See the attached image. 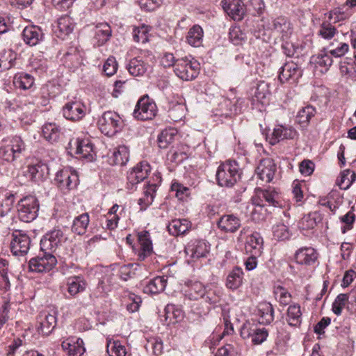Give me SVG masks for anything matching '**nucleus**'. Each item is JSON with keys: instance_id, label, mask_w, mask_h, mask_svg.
Returning a JSON list of instances; mask_svg holds the SVG:
<instances>
[{"instance_id": "1", "label": "nucleus", "mask_w": 356, "mask_h": 356, "mask_svg": "<svg viewBox=\"0 0 356 356\" xmlns=\"http://www.w3.org/2000/svg\"><path fill=\"white\" fill-rule=\"evenodd\" d=\"M25 150L26 145L20 136L4 138L0 146V159L13 163L22 156Z\"/></svg>"}, {"instance_id": "2", "label": "nucleus", "mask_w": 356, "mask_h": 356, "mask_svg": "<svg viewBox=\"0 0 356 356\" xmlns=\"http://www.w3.org/2000/svg\"><path fill=\"white\" fill-rule=\"evenodd\" d=\"M240 178V170L235 161H227L220 164L216 172V179L220 186L231 187Z\"/></svg>"}, {"instance_id": "3", "label": "nucleus", "mask_w": 356, "mask_h": 356, "mask_svg": "<svg viewBox=\"0 0 356 356\" xmlns=\"http://www.w3.org/2000/svg\"><path fill=\"white\" fill-rule=\"evenodd\" d=\"M39 202L33 195H29L21 199L17 204L18 217L21 221L30 222L38 216Z\"/></svg>"}, {"instance_id": "4", "label": "nucleus", "mask_w": 356, "mask_h": 356, "mask_svg": "<svg viewBox=\"0 0 356 356\" xmlns=\"http://www.w3.org/2000/svg\"><path fill=\"white\" fill-rule=\"evenodd\" d=\"M264 26L273 31L282 40H288L293 33L294 27L291 21L285 17L280 16L268 19Z\"/></svg>"}, {"instance_id": "5", "label": "nucleus", "mask_w": 356, "mask_h": 356, "mask_svg": "<svg viewBox=\"0 0 356 356\" xmlns=\"http://www.w3.org/2000/svg\"><path fill=\"white\" fill-rule=\"evenodd\" d=\"M199 65L196 60L182 58L177 60L174 71L175 74L181 79L191 81L198 75Z\"/></svg>"}, {"instance_id": "6", "label": "nucleus", "mask_w": 356, "mask_h": 356, "mask_svg": "<svg viewBox=\"0 0 356 356\" xmlns=\"http://www.w3.org/2000/svg\"><path fill=\"white\" fill-rule=\"evenodd\" d=\"M122 120L118 113L113 111L104 112L99 119L98 125L104 134L111 136L118 132L122 127Z\"/></svg>"}, {"instance_id": "7", "label": "nucleus", "mask_w": 356, "mask_h": 356, "mask_svg": "<svg viewBox=\"0 0 356 356\" xmlns=\"http://www.w3.org/2000/svg\"><path fill=\"white\" fill-rule=\"evenodd\" d=\"M56 264L55 256L47 251H42L37 257L30 259L29 266L32 272L45 273L50 271Z\"/></svg>"}, {"instance_id": "8", "label": "nucleus", "mask_w": 356, "mask_h": 356, "mask_svg": "<svg viewBox=\"0 0 356 356\" xmlns=\"http://www.w3.org/2000/svg\"><path fill=\"white\" fill-rule=\"evenodd\" d=\"M151 167L147 161H141L131 168L127 173V188L135 191L137 185L147 177Z\"/></svg>"}, {"instance_id": "9", "label": "nucleus", "mask_w": 356, "mask_h": 356, "mask_svg": "<svg viewBox=\"0 0 356 356\" xmlns=\"http://www.w3.org/2000/svg\"><path fill=\"white\" fill-rule=\"evenodd\" d=\"M151 167L147 161H141L131 168L127 173V188L135 191L137 185L147 177Z\"/></svg>"}, {"instance_id": "10", "label": "nucleus", "mask_w": 356, "mask_h": 356, "mask_svg": "<svg viewBox=\"0 0 356 356\" xmlns=\"http://www.w3.org/2000/svg\"><path fill=\"white\" fill-rule=\"evenodd\" d=\"M268 335L266 328L250 321L245 322L241 329V336L243 339L250 338L254 344H261L266 340Z\"/></svg>"}, {"instance_id": "11", "label": "nucleus", "mask_w": 356, "mask_h": 356, "mask_svg": "<svg viewBox=\"0 0 356 356\" xmlns=\"http://www.w3.org/2000/svg\"><path fill=\"white\" fill-rule=\"evenodd\" d=\"M157 112L156 104L147 96L141 97L137 102L133 115L140 120H152Z\"/></svg>"}, {"instance_id": "12", "label": "nucleus", "mask_w": 356, "mask_h": 356, "mask_svg": "<svg viewBox=\"0 0 356 356\" xmlns=\"http://www.w3.org/2000/svg\"><path fill=\"white\" fill-rule=\"evenodd\" d=\"M31 245L30 237L22 231H15L11 234L10 248L15 256H23L29 252Z\"/></svg>"}, {"instance_id": "13", "label": "nucleus", "mask_w": 356, "mask_h": 356, "mask_svg": "<svg viewBox=\"0 0 356 356\" xmlns=\"http://www.w3.org/2000/svg\"><path fill=\"white\" fill-rule=\"evenodd\" d=\"M63 116L67 120L77 122L86 114V106L80 100H70L62 108Z\"/></svg>"}, {"instance_id": "14", "label": "nucleus", "mask_w": 356, "mask_h": 356, "mask_svg": "<svg viewBox=\"0 0 356 356\" xmlns=\"http://www.w3.org/2000/svg\"><path fill=\"white\" fill-rule=\"evenodd\" d=\"M78 181L79 178L76 172L71 168H65L58 171L55 177L56 185L64 192L75 188Z\"/></svg>"}, {"instance_id": "15", "label": "nucleus", "mask_w": 356, "mask_h": 356, "mask_svg": "<svg viewBox=\"0 0 356 356\" xmlns=\"http://www.w3.org/2000/svg\"><path fill=\"white\" fill-rule=\"evenodd\" d=\"M318 258V252L311 246H305L296 250L293 254L294 261L300 266L307 267L314 266Z\"/></svg>"}, {"instance_id": "16", "label": "nucleus", "mask_w": 356, "mask_h": 356, "mask_svg": "<svg viewBox=\"0 0 356 356\" xmlns=\"http://www.w3.org/2000/svg\"><path fill=\"white\" fill-rule=\"evenodd\" d=\"M63 238V231L59 229H54L47 232L40 240L41 250L52 254L61 244Z\"/></svg>"}, {"instance_id": "17", "label": "nucleus", "mask_w": 356, "mask_h": 356, "mask_svg": "<svg viewBox=\"0 0 356 356\" xmlns=\"http://www.w3.org/2000/svg\"><path fill=\"white\" fill-rule=\"evenodd\" d=\"M71 151H74V154L79 156L80 158L86 159L92 161L94 158L93 145L89 139L76 138L72 140L69 143Z\"/></svg>"}, {"instance_id": "18", "label": "nucleus", "mask_w": 356, "mask_h": 356, "mask_svg": "<svg viewBox=\"0 0 356 356\" xmlns=\"http://www.w3.org/2000/svg\"><path fill=\"white\" fill-rule=\"evenodd\" d=\"M302 70L296 63L288 61L281 67L279 74V79L281 82L291 81L296 83L302 76Z\"/></svg>"}, {"instance_id": "19", "label": "nucleus", "mask_w": 356, "mask_h": 356, "mask_svg": "<svg viewBox=\"0 0 356 356\" xmlns=\"http://www.w3.org/2000/svg\"><path fill=\"white\" fill-rule=\"evenodd\" d=\"M298 137V132L291 127L277 125L270 135L267 136L266 140L272 145L283 140H293Z\"/></svg>"}, {"instance_id": "20", "label": "nucleus", "mask_w": 356, "mask_h": 356, "mask_svg": "<svg viewBox=\"0 0 356 356\" xmlns=\"http://www.w3.org/2000/svg\"><path fill=\"white\" fill-rule=\"evenodd\" d=\"M210 250V245L204 240L191 241L185 248V253L193 260L206 257Z\"/></svg>"}, {"instance_id": "21", "label": "nucleus", "mask_w": 356, "mask_h": 356, "mask_svg": "<svg viewBox=\"0 0 356 356\" xmlns=\"http://www.w3.org/2000/svg\"><path fill=\"white\" fill-rule=\"evenodd\" d=\"M224 11L234 20H241L245 14V6L241 0H222Z\"/></svg>"}, {"instance_id": "22", "label": "nucleus", "mask_w": 356, "mask_h": 356, "mask_svg": "<svg viewBox=\"0 0 356 356\" xmlns=\"http://www.w3.org/2000/svg\"><path fill=\"white\" fill-rule=\"evenodd\" d=\"M258 200L264 203V201L268 203L270 206L275 207H281V197L274 188L268 187L266 189L258 188L256 190L255 196Z\"/></svg>"}, {"instance_id": "23", "label": "nucleus", "mask_w": 356, "mask_h": 356, "mask_svg": "<svg viewBox=\"0 0 356 356\" xmlns=\"http://www.w3.org/2000/svg\"><path fill=\"white\" fill-rule=\"evenodd\" d=\"M275 171L276 165L269 158L261 160L256 170L259 178L266 183H269L273 180Z\"/></svg>"}, {"instance_id": "24", "label": "nucleus", "mask_w": 356, "mask_h": 356, "mask_svg": "<svg viewBox=\"0 0 356 356\" xmlns=\"http://www.w3.org/2000/svg\"><path fill=\"white\" fill-rule=\"evenodd\" d=\"M139 249L137 253L138 259L144 261L153 253L152 243L149 233L147 231H142L138 234Z\"/></svg>"}, {"instance_id": "25", "label": "nucleus", "mask_w": 356, "mask_h": 356, "mask_svg": "<svg viewBox=\"0 0 356 356\" xmlns=\"http://www.w3.org/2000/svg\"><path fill=\"white\" fill-rule=\"evenodd\" d=\"M61 346L67 356H82L85 352L83 341L80 338L70 337L62 342Z\"/></svg>"}, {"instance_id": "26", "label": "nucleus", "mask_w": 356, "mask_h": 356, "mask_svg": "<svg viewBox=\"0 0 356 356\" xmlns=\"http://www.w3.org/2000/svg\"><path fill=\"white\" fill-rule=\"evenodd\" d=\"M74 28V22L69 15H63L56 22L54 33L58 38L65 39Z\"/></svg>"}, {"instance_id": "27", "label": "nucleus", "mask_w": 356, "mask_h": 356, "mask_svg": "<svg viewBox=\"0 0 356 356\" xmlns=\"http://www.w3.org/2000/svg\"><path fill=\"white\" fill-rule=\"evenodd\" d=\"M218 228L226 233H234L241 227V220L234 214L223 215L218 221Z\"/></svg>"}, {"instance_id": "28", "label": "nucleus", "mask_w": 356, "mask_h": 356, "mask_svg": "<svg viewBox=\"0 0 356 356\" xmlns=\"http://www.w3.org/2000/svg\"><path fill=\"white\" fill-rule=\"evenodd\" d=\"M22 38L26 44L35 46L43 40L44 33L39 26L33 25L24 28Z\"/></svg>"}, {"instance_id": "29", "label": "nucleus", "mask_w": 356, "mask_h": 356, "mask_svg": "<svg viewBox=\"0 0 356 356\" xmlns=\"http://www.w3.org/2000/svg\"><path fill=\"white\" fill-rule=\"evenodd\" d=\"M67 292L72 297L86 291L88 283L82 275L70 276L67 279Z\"/></svg>"}, {"instance_id": "30", "label": "nucleus", "mask_w": 356, "mask_h": 356, "mask_svg": "<svg viewBox=\"0 0 356 356\" xmlns=\"http://www.w3.org/2000/svg\"><path fill=\"white\" fill-rule=\"evenodd\" d=\"M263 238L260 234L258 232H254L248 236L245 250L246 253L250 255L260 256L263 250Z\"/></svg>"}, {"instance_id": "31", "label": "nucleus", "mask_w": 356, "mask_h": 356, "mask_svg": "<svg viewBox=\"0 0 356 356\" xmlns=\"http://www.w3.org/2000/svg\"><path fill=\"white\" fill-rule=\"evenodd\" d=\"M38 332L44 335H48L56 326V318L54 314L42 312L38 316Z\"/></svg>"}, {"instance_id": "32", "label": "nucleus", "mask_w": 356, "mask_h": 356, "mask_svg": "<svg viewBox=\"0 0 356 356\" xmlns=\"http://www.w3.org/2000/svg\"><path fill=\"white\" fill-rule=\"evenodd\" d=\"M186 289L184 295L191 300H197L204 297L206 288L199 281H188L186 283Z\"/></svg>"}, {"instance_id": "33", "label": "nucleus", "mask_w": 356, "mask_h": 356, "mask_svg": "<svg viewBox=\"0 0 356 356\" xmlns=\"http://www.w3.org/2000/svg\"><path fill=\"white\" fill-rule=\"evenodd\" d=\"M48 167L44 163H36L28 167L26 175L35 182L45 179L48 176Z\"/></svg>"}, {"instance_id": "34", "label": "nucleus", "mask_w": 356, "mask_h": 356, "mask_svg": "<svg viewBox=\"0 0 356 356\" xmlns=\"http://www.w3.org/2000/svg\"><path fill=\"white\" fill-rule=\"evenodd\" d=\"M204 31L202 28L197 24L193 26L188 31L186 40V42L193 47H200L202 45Z\"/></svg>"}, {"instance_id": "35", "label": "nucleus", "mask_w": 356, "mask_h": 356, "mask_svg": "<svg viewBox=\"0 0 356 356\" xmlns=\"http://www.w3.org/2000/svg\"><path fill=\"white\" fill-rule=\"evenodd\" d=\"M264 204L258 200V198L253 197L252 202L248 204L247 209L252 220L259 222L265 218L266 209Z\"/></svg>"}, {"instance_id": "36", "label": "nucleus", "mask_w": 356, "mask_h": 356, "mask_svg": "<svg viewBox=\"0 0 356 356\" xmlns=\"http://www.w3.org/2000/svg\"><path fill=\"white\" fill-rule=\"evenodd\" d=\"M112 289V280L110 275L103 276L97 286L92 290L91 296L96 298L105 297Z\"/></svg>"}, {"instance_id": "37", "label": "nucleus", "mask_w": 356, "mask_h": 356, "mask_svg": "<svg viewBox=\"0 0 356 356\" xmlns=\"http://www.w3.org/2000/svg\"><path fill=\"white\" fill-rule=\"evenodd\" d=\"M243 272L241 268L235 267L228 274L226 280V286L231 290L238 289L243 284Z\"/></svg>"}, {"instance_id": "38", "label": "nucleus", "mask_w": 356, "mask_h": 356, "mask_svg": "<svg viewBox=\"0 0 356 356\" xmlns=\"http://www.w3.org/2000/svg\"><path fill=\"white\" fill-rule=\"evenodd\" d=\"M259 322L260 324H270L274 320V309L269 302H261L258 306Z\"/></svg>"}, {"instance_id": "39", "label": "nucleus", "mask_w": 356, "mask_h": 356, "mask_svg": "<svg viewBox=\"0 0 356 356\" xmlns=\"http://www.w3.org/2000/svg\"><path fill=\"white\" fill-rule=\"evenodd\" d=\"M167 284V278L165 277H156L149 280L144 286L143 291L148 294H157L165 289Z\"/></svg>"}, {"instance_id": "40", "label": "nucleus", "mask_w": 356, "mask_h": 356, "mask_svg": "<svg viewBox=\"0 0 356 356\" xmlns=\"http://www.w3.org/2000/svg\"><path fill=\"white\" fill-rule=\"evenodd\" d=\"M111 28L107 23L98 24L95 26V40L98 46L105 44L111 38Z\"/></svg>"}, {"instance_id": "41", "label": "nucleus", "mask_w": 356, "mask_h": 356, "mask_svg": "<svg viewBox=\"0 0 356 356\" xmlns=\"http://www.w3.org/2000/svg\"><path fill=\"white\" fill-rule=\"evenodd\" d=\"M191 222L186 219L172 220L168 226L169 233L172 236H179L185 234L189 230Z\"/></svg>"}, {"instance_id": "42", "label": "nucleus", "mask_w": 356, "mask_h": 356, "mask_svg": "<svg viewBox=\"0 0 356 356\" xmlns=\"http://www.w3.org/2000/svg\"><path fill=\"white\" fill-rule=\"evenodd\" d=\"M129 151L127 146L120 145L115 149L109 157L110 163L113 165H123L129 161Z\"/></svg>"}, {"instance_id": "43", "label": "nucleus", "mask_w": 356, "mask_h": 356, "mask_svg": "<svg viewBox=\"0 0 356 356\" xmlns=\"http://www.w3.org/2000/svg\"><path fill=\"white\" fill-rule=\"evenodd\" d=\"M165 318L168 323H175L181 321L184 312L180 307L173 304H168L165 307Z\"/></svg>"}, {"instance_id": "44", "label": "nucleus", "mask_w": 356, "mask_h": 356, "mask_svg": "<svg viewBox=\"0 0 356 356\" xmlns=\"http://www.w3.org/2000/svg\"><path fill=\"white\" fill-rule=\"evenodd\" d=\"M90 222L89 215L87 213H82L73 220L72 231L77 234H83L87 229Z\"/></svg>"}, {"instance_id": "45", "label": "nucleus", "mask_w": 356, "mask_h": 356, "mask_svg": "<svg viewBox=\"0 0 356 356\" xmlns=\"http://www.w3.org/2000/svg\"><path fill=\"white\" fill-rule=\"evenodd\" d=\"M253 101L264 104L269 95L268 85L265 81H259L255 88L252 89Z\"/></svg>"}, {"instance_id": "46", "label": "nucleus", "mask_w": 356, "mask_h": 356, "mask_svg": "<svg viewBox=\"0 0 356 356\" xmlns=\"http://www.w3.org/2000/svg\"><path fill=\"white\" fill-rule=\"evenodd\" d=\"M177 136V131L173 128L165 129L158 136V145L165 149L171 144Z\"/></svg>"}, {"instance_id": "47", "label": "nucleus", "mask_w": 356, "mask_h": 356, "mask_svg": "<svg viewBox=\"0 0 356 356\" xmlns=\"http://www.w3.org/2000/svg\"><path fill=\"white\" fill-rule=\"evenodd\" d=\"M13 83L16 88L28 90L33 86L34 78L27 73H19L14 76Z\"/></svg>"}, {"instance_id": "48", "label": "nucleus", "mask_w": 356, "mask_h": 356, "mask_svg": "<svg viewBox=\"0 0 356 356\" xmlns=\"http://www.w3.org/2000/svg\"><path fill=\"white\" fill-rule=\"evenodd\" d=\"M348 49L349 45L348 43L339 42L337 40H334L326 47L327 52H329L332 56L335 58L343 56L348 52Z\"/></svg>"}, {"instance_id": "49", "label": "nucleus", "mask_w": 356, "mask_h": 356, "mask_svg": "<svg viewBox=\"0 0 356 356\" xmlns=\"http://www.w3.org/2000/svg\"><path fill=\"white\" fill-rule=\"evenodd\" d=\"M60 129L55 123H47L43 125L42 133L43 137L50 143L56 142L60 136Z\"/></svg>"}, {"instance_id": "50", "label": "nucleus", "mask_w": 356, "mask_h": 356, "mask_svg": "<svg viewBox=\"0 0 356 356\" xmlns=\"http://www.w3.org/2000/svg\"><path fill=\"white\" fill-rule=\"evenodd\" d=\"M148 68L149 65L144 61L135 58L130 60L128 70L131 75L138 76L145 74Z\"/></svg>"}, {"instance_id": "51", "label": "nucleus", "mask_w": 356, "mask_h": 356, "mask_svg": "<svg viewBox=\"0 0 356 356\" xmlns=\"http://www.w3.org/2000/svg\"><path fill=\"white\" fill-rule=\"evenodd\" d=\"M316 113V108L312 106L308 105L302 107L297 114V121L302 127H305L307 125L311 118L314 116Z\"/></svg>"}, {"instance_id": "52", "label": "nucleus", "mask_w": 356, "mask_h": 356, "mask_svg": "<svg viewBox=\"0 0 356 356\" xmlns=\"http://www.w3.org/2000/svg\"><path fill=\"white\" fill-rule=\"evenodd\" d=\"M302 312L300 307L298 304H293L289 307L286 320L291 326H296L301 323Z\"/></svg>"}, {"instance_id": "53", "label": "nucleus", "mask_w": 356, "mask_h": 356, "mask_svg": "<svg viewBox=\"0 0 356 356\" xmlns=\"http://www.w3.org/2000/svg\"><path fill=\"white\" fill-rule=\"evenodd\" d=\"M156 184H151L148 185L147 190L144 192V197L138 200V204L140 205V209L144 211L147 207L150 205L156 193Z\"/></svg>"}, {"instance_id": "54", "label": "nucleus", "mask_w": 356, "mask_h": 356, "mask_svg": "<svg viewBox=\"0 0 356 356\" xmlns=\"http://www.w3.org/2000/svg\"><path fill=\"white\" fill-rule=\"evenodd\" d=\"M356 180V174L350 170H343L337 179V185L341 189L347 190Z\"/></svg>"}, {"instance_id": "55", "label": "nucleus", "mask_w": 356, "mask_h": 356, "mask_svg": "<svg viewBox=\"0 0 356 356\" xmlns=\"http://www.w3.org/2000/svg\"><path fill=\"white\" fill-rule=\"evenodd\" d=\"M107 353L110 356H126L127 350L119 341L107 339Z\"/></svg>"}, {"instance_id": "56", "label": "nucleus", "mask_w": 356, "mask_h": 356, "mask_svg": "<svg viewBox=\"0 0 356 356\" xmlns=\"http://www.w3.org/2000/svg\"><path fill=\"white\" fill-rule=\"evenodd\" d=\"M273 293L275 299L282 305H287L291 301V293L281 285L274 286Z\"/></svg>"}, {"instance_id": "57", "label": "nucleus", "mask_w": 356, "mask_h": 356, "mask_svg": "<svg viewBox=\"0 0 356 356\" xmlns=\"http://www.w3.org/2000/svg\"><path fill=\"white\" fill-rule=\"evenodd\" d=\"M151 27L145 24L133 29V38L135 42L143 44L147 42L149 38V32Z\"/></svg>"}, {"instance_id": "58", "label": "nucleus", "mask_w": 356, "mask_h": 356, "mask_svg": "<svg viewBox=\"0 0 356 356\" xmlns=\"http://www.w3.org/2000/svg\"><path fill=\"white\" fill-rule=\"evenodd\" d=\"M338 34L334 26L328 22H323L318 30V35L325 40H330Z\"/></svg>"}, {"instance_id": "59", "label": "nucleus", "mask_w": 356, "mask_h": 356, "mask_svg": "<svg viewBox=\"0 0 356 356\" xmlns=\"http://www.w3.org/2000/svg\"><path fill=\"white\" fill-rule=\"evenodd\" d=\"M348 296L347 293H340L332 303V312L337 316L341 314L343 309L348 305Z\"/></svg>"}, {"instance_id": "60", "label": "nucleus", "mask_w": 356, "mask_h": 356, "mask_svg": "<svg viewBox=\"0 0 356 356\" xmlns=\"http://www.w3.org/2000/svg\"><path fill=\"white\" fill-rule=\"evenodd\" d=\"M138 266L137 264H129L121 266L119 270L120 277L124 281L132 278L136 275Z\"/></svg>"}, {"instance_id": "61", "label": "nucleus", "mask_w": 356, "mask_h": 356, "mask_svg": "<svg viewBox=\"0 0 356 356\" xmlns=\"http://www.w3.org/2000/svg\"><path fill=\"white\" fill-rule=\"evenodd\" d=\"M331 55L326 50V48L324 49L321 53H320L315 58L314 62L321 67H323V70L327 71L328 67L331 66L332 63V59L331 58Z\"/></svg>"}, {"instance_id": "62", "label": "nucleus", "mask_w": 356, "mask_h": 356, "mask_svg": "<svg viewBox=\"0 0 356 356\" xmlns=\"http://www.w3.org/2000/svg\"><path fill=\"white\" fill-rule=\"evenodd\" d=\"M243 102V99H237L234 102H231L229 99H225L223 104L229 107V112L223 113L222 115L225 117H229L241 112Z\"/></svg>"}, {"instance_id": "63", "label": "nucleus", "mask_w": 356, "mask_h": 356, "mask_svg": "<svg viewBox=\"0 0 356 356\" xmlns=\"http://www.w3.org/2000/svg\"><path fill=\"white\" fill-rule=\"evenodd\" d=\"M229 40L234 45H239L245 40L246 36L238 26H234L229 30Z\"/></svg>"}, {"instance_id": "64", "label": "nucleus", "mask_w": 356, "mask_h": 356, "mask_svg": "<svg viewBox=\"0 0 356 356\" xmlns=\"http://www.w3.org/2000/svg\"><path fill=\"white\" fill-rule=\"evenodd\" d=\"M273 236L277 240H286L290 236L288 227L283 223H279L273 228Z\"/></svg>"}]
</instances>
